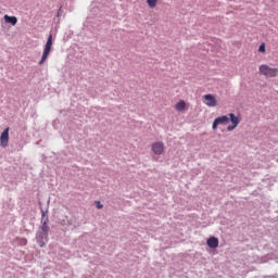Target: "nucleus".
<instances>
[{
	"instance_id": "nucleus-1",
	"label": "nucleus",
	"mask_w": 278,
	"mask_h": 278,
	"mask_svg": "<svg viewBox=\"0 0 278 278\" xmlns=\"http://www.w3.org/2000/svg\"><path fill=\"white\" fill-rule=\"evenodd\" d=\"M258 73L260 75H263V77L268 78H275L278 75V68L271 67L268 64H262L258 66Z\"/></svg>"
},
{
	"instance_id": "nucleus-2",
	"label": "nucleus",
	"mask_w": 278,
	"mask_h": 278,
	"mask_svg": "<svg viewBox=\"0 0 278 278\" xmlns=\"http://www.w3.org/2000/svg\"><path fill=\"white\" fill-rule=\"evenodd\" d=\"M53 47V35H49L47 42L45 45V49L41 55V59L39 61V66H42L49 59V55H51V49Z\"/></svg>"
},
{
	"instance_id": "nucleus-3",
	"label": "nucleus",
	"mask_w": 278,
	"mask_h": 278,
	"mask_svg": "<svg viewBox=\"0 0 278 278\" xmlns=\"http://www.w3.org/2000/svg\"><path fill=\"white\" fill-rule=\"evenodd\" d=\"M36 240L39 247H45V243L49 240V226H41L37 232Z\"/></svg>"
},
{
	"instance_id": "nucleus-4",
	"label": "nucleus",
	"mask_w": 278,
	"mask_h": 278,
	"mask_svg": "<svg viewBox=\"0 0 278 278\" xmlns=\"http://www.w3.org/2000/svg\"><path fill=\"white\" fill-rule=\"evenodd\" d=\"M10 142V128H5L0 136V147L5 149Z\"/></svg>"
},
{
	"instance_id": "nucleus-5",
	"label": "nucleus",
	"mask_w": 278,
	"mask_h": 278,
	"mask_svg": "<svg viewBox=\"0 0 278 278\" xmlns=\"http://www.w3.org/2000/svg\"><path fill=\"white\" fill-rule=\"evenodd\" d=\"M203 99L207 108H216V105H218V100H216V97L212 93L204 94Z\"/></svg>"
},
{
	"instance_id": "nucleus-6",
	"label": "nucleus",
	"mask_w": 278,
	"mask_h": 278,
	"mask_svg": "<svg viewBox=\"0 0 278 278\" xmlns=\"http://www.w3.org/2000/svg\"><path fill=\"white\" fill-rule=\"evenodd\" d=\"M227 123H229V116L227 115L219 116L215 118V121L213 122L212 129L216 130L218 129V125H227Z\"/></svg>"
},
{
	"instance_id": "nucleus-7",
	"label": "nucleus",
	"mask_w": 278,
	"mask_h": 278,
	"mask_svg": "<svg viewBox=\"0 0 278 278\" xmlns=\"http://www.w3.org/2000/svg\"><path fill=\"white\" fill-rule=\"evenodd\" d=\"M151 149L154 155H162V153H164V142L162 141L153 142L151 146Z\"/></svg>"
},
{
	"instance_id": "nucleus-8",
	"label": "nucleus",
	"mask_w": 278,
	"mask_h": 278,
	"mask_svg": "<svg viewBox=\"0 0 278 278\" xmlns=\"http://www.w3.org/2000/svg\"><path fill=\"white\" fill-rule=\"evenodd\" d=\"M228 116H229L228 118H229L230 123H232V125L228 126L227 130L233 131V129H236V127H238V125H240V117L236 116V114H233V113H230Z\"/></svg>"
},
{
	"instance_id": "nucleus-9",
	"label": "nucleus",
	"mask_w": 278,
	"mask_h": 278,
	"mask_svg": "<svg viewBox=\"0 0 278 278\" xmlns=\"http://www.w3.org/2000/svg\"><path fill=\"white\" fill-rule=\"evenodd\" d=\"M176 112H186L188 110V105L186 104V101L180 100L175 104Z\"/></svg>"
},
{
	"instance_id": "nucleus-10",
	"label": "nucleus",
	"mask_w": 278,
	"mask_h": 278,
	"mask_svg": "<svg viewBox=\"0 0 278 278\" xmlns=\"http://www.w3.org/2000/svg\"><path fill=\"white\" fill-rule=\"evenodd\" d=\"M49 210L41 208V224L42 227H48L47 225L49 224Z\"/></svg>"
},
{
	"instance_id": "nucleus-11",
	"label": "nucleus",
	"mask_w": 278,
	"mask_h": 278,
	"mask_svg": "<svg viewBox=\"0 0 278 278\" xmlns=\"http://www.w3.org/2000/svg\"><path fill=\"white\" fill-rule=\"evenodd\" d=\"M206 244L210 247V249H218V238L210 237L206 241Z\"/></svg>"
},
{
	"instance_id": "nucleus-12",
	"label": "nucleus",
	"mask_w": 278,
	"mask_h": 278,
	"mask_svg": "<svg viewBox=\"0 0 278 278\" xmlns=\"http://www.w3.org/2000/svg\"><path fill=\"white\" fill-rule=\"evenodd\" d=\"M4 21L5 23H10L11 25H16L18 23V20L16 16H10V15H4Z\"/></svg>"
},
{
	"instance_id": "nucleus-13",
	"label": "nucleus",
	"mask_w": 278,
	"mask_h": 278,
	"mask_svg": "<svg viewBox=\"0 0 278 278\" xmlns=\"http://www.w3.org/2000/svg\"><path fill=\"white\" fill-rule=\"evenodd\" d=\"M157 1H160V0H147L148 7H149L151 10L157 8Z\"/></svg>"
},
{
	"instance_id": "nucleus-14",
	"label": "nucleus",
	"mask_w": 278,
	"mask_h": 278,
	"mask_svg": "<svg viewBox=\"0 0 278 278\" xmlns=\"http://www.w3.org/2000/svg\"><path fill=\"white\" fill-rule=\"evenodd\" d=\"M258 53H266V43H261L258 47Z\"/></svg>"
},
{
	"instance_id": "nucleus-15",
	"label": "nucleus",
	"mask_w": 278,
	"mask_h": 278,
	"mask_svg": "<svg viewBox=\"0 0 278 278\" xmlns=\"http://www.w3.org/2000/svg\"><path fill=\"white\" fill-rule=\"evenodd\" d=\"M17 240H18L20 247H26V244H27V239L22 238V239H17Z\"/></svg>"
},
{
	"instance_id": "nucleus-16",
	"label": "nucleus",
	"mask_w": 278,
	"mask_h": 278,
	"mask_svg": "<svg viewBox=\"0 0 278 278\" xmlns=\"http://www.w3.org/2000/svg\"><path fill=\"white\" fill-rule=\"evenodd\" d=\"M96 207L97 210H103V204H101V201H96Z\"/></svg>"
}]
</instances>
